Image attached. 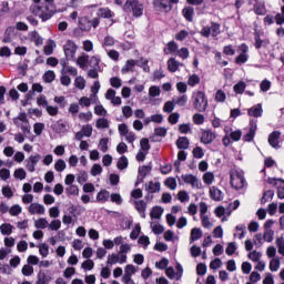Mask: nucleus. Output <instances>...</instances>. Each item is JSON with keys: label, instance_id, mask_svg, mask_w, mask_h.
I'll return each instance as SVG.
<instances>
[{"label": "nucleus", "instance_id": "nucleus-1", "mask_svg": "<svg viewBox=\"0 0 284 284\" xmlns=\"http://www.w3.org/2000/svg\"><path fill=\"white\" fill-rule=\"evenodd\" d=\"M245 173L239 169H232L230 171V184L233 190H243L246 185Z\"/></svg>", "mask_w": 284, "mask_h": 284}, {"label": "nucleus", "instance_id": "nucleus-2", "mask_svg": "<svg viewBox=\"0 0 284 284\" xmlns=\"http://www.w3.org/2000/svg\"><path fill=\"white\" fill-rule=\"evenodd\" d=\"M192 103L197 112H206L209 105L207 95L203 91H195L192 94Z\"/></svg>", "mask_w": 284, "mask_h": 284}, {"label": "nucleus", "instance_id": "nucleus-3", "mask_svg": "<svg viewBox=\"0 0 284 284\" xmlns=\"http://www.w3.org/2000/svg\"><path fill=\"white\" fill-rule=\"evenodd\" d=\"M122 10L133 17H143V4L139 0H126Z\"/></svg>", "mask_w": 284, "mask_h": 284}, {"label": "nucleus", "instance_id": "nucleus-4", "mask_svg": "<svg viewBox=\"0 0 284 284\" xmlns=\"http://www.w3.org/2000/svg\"><path fill=\"white\" fill-rule=\"evenodd\" d=\"M99 23H101V19L99 18H93L90 20L88 17H81L78 20V26L82 32H90L92 28H99Z\"/></svg>", "mask_w": 284, "mask_h": 284}, {"label": "nucleus", "instance_id": "nucleus-5", "mask_svg": "<svg viewBox=\"0 0 284 284\" xmlns=\"http://www.w3.org/2000/svg\"><path fill=\"white\" fill-rule=\"evenodd\" d=\"M31 14H34L36 17H39L42 19V21H48L49 19H52V11L48 9V7H41L39 4H32L30 7Z\"/></svg>", "mask_w": 284, "mask_h": 284}, {"label": "nucleus", "instance_id": "nucleus-6", "mask_svg": "<svg viewBox=\"0 0 284 284\" xmlns=\"http://www.w3.org/2000/svg\"><path fill=\"white\" fill-rule=\"evenodd\" d=\"M14 125L20 128L24 134H30V121L28 120V115L26 113H20L17 118L13 119Z\"/></svg>", "mask_w": 284, "mask_h": 284}, {"label": "nucleus", "instance_id": "nucleus-7", "mask_svg": "<svg viewBox=\"0 0 284 284\" xmlns=\"http://www.w3.org/2000/svg\"><path fill=\"white\" fill-rule=\"evenodd\" d=\"M139 272V267L134 266L133 264H128L124 266V274L122 276V283L124 284H136L132 276Z\"/></svg>", "mask_w": 284, "mask_h": 284}, {"label": "nucleus", "instance_id": "nucleus-8", "mask_svg": "<svg viewBox=\"0 0 284 284\" xmlns=\"http://www.w3.org/2000/svg\"><path fill=\"white\" fill-rule=\"evenodd\" d=\"M116 263H119V265L128 263V255L120 253L109 254L106 257V265H116Z\"/></svg>", "mask_w": 284, "mask_h": 284}, {"label": "nucleus", "instance_id": "nucleus-9", "mask_svg": "<svg viewBox=\"0 0 284 284\" xmlns=\"http://www.w3.org/2000/svg\"><path fill=\"white\" fill-rule=\"evenodd\" d=\"M63 50L67 59H74V57L77 55V50H79V47L77 45V43H74V41L68 40L63 47Z\"/></svg>", "mask_w": 284, "mask_h": 284}, {"label": "nucleus", "instance_id": "nucleus-10", "mask_svg": "<svg viewBox=\"0 0 284 284\" xmlns=\"http://www.w3.org/2000/svg\"><path fill=\"white\" fill-rule=\"evenodd\" d=\"M28 212L33 216H43L45 214V206L39 202H33L28 206Z\"/></svg>", "mask_w": 284, "mask_h": 284}, {"label": "nucleus", "instance_id": "nucleus-11", "mask_svg": "<svg viewBox=\"0 0 284 284\" xmlns=\"http://www.w3.org/2000/svg\"><path fill=\"white\" fill-rule=\"evenodd\" d=\"M153 7L156 12H171L172 11V4L170 3V0H154Z\"/></svg>", "mask_w": 284, "mask_h": 284}, {"label": "nucleus", "instance_id": "nucleus-12", "mask_svg": "<svg viewBox=\"0 0 284 284\" xmlns=\"http://www.w3.org/2000/svg\"><path fill=\"white\" fill-rule=\"evenodd\" d=\"M267 183L270 185H276L277 199H284V180L283 179L268 178Z\"/></svg>", "mask_w": 284, "mask_h": 284}, {"label": "nucleus", "instance_id": "nucleus-13", "mask_svg": "<svg viewBox=\"0 0 284 284\" xmlns=\"http://www.w3.org/2000/svg\"><path fill=\"white\" fill-rule=\"evenodd\" d=\"M182 180L184 181V183H187V185H192L194 190H201V187H203V183H201V180L192 174L183 175Z\"/></svg>", "mask_w": 284, "mask_h": 284}, {"label": "nucleus", "instance_id": "nucleus-14", "mask_svg": "<svg viewBox=\"0 0 284 284\" xmlns=\"http://www.w3.org/2000/svg\"><path fill=\"white\" fill-rule=\"evenodd\" d=\"M41 161L40 154L30 155L28 160H26V168L28 172H36L37 164Z\"/></svg>", "mask_w": 284, "mask_h": 284}, {"label": "nucleus", "instance_id": "nucleus-15", "mask_svg": "<svg viewBox=\"0 0 284 284\" xmlns=\"http://www.w3.org/2000/svg\"><path fill=\"white\" fill-rule=\"evenodd\" d=\"M216 140V133L212 132V130H204L201 134V143L204 145H210V143H214Z\"/></svg>", "mask_w": 284, "mask_h": 284}, {"label": "nucleus", "instance_id": "nucleus-16", "mask_svg": "<svg viewBox=\"0 0 284 284\" xmlns=\"http://www.w3.org/2000/svg\"><path fill=\"white\" fill-rule=\"evenodd\" d=\"M214 214L217 219H222V221H227L229 216H232V210L225 209L220 205L214 209Z\"/></svg>", "mask_w": 284, "mask_h": 284}, {"label": "nucleus", "instance_id": "nucleus-17", "mask_svg": "<svg viewBox=\"0 0 284 284\" xmlns=\"http://www.w3.org/2000/svg\"><path fill=\"white\" fill-rule=\"evenodd\" d=\"M135 210L139 212L142 219H145V211L148 210V203L143 200L133 201Z\"/></svg>", "mask_w": 284, "mask_h": 284}, {"label": "nucleus", "instance_id": "nucleus-18", "mask_svg": "<svg viewBox=\"0 0 284 284\" xmlns=\"http://www.w3.org/2000/svg\"><path fill=\"white\" fill-rule=\"evenodd\" d=\"M169 72H179L180 68H183V63L174 58H170L166 62Z\"/></svg>", "mask_w": 284, "mask_h": 284}, {"label": "nucleus", "instance_id": "nucleus-19", "mask_svg": "<svg viewBox=\"0 0 284 284\" xmlns=\"http://www.w3.org/2000/svg\"><path fill=\"white\" fill-rule=\"evenodd\" d=\"M210 199H212V201H223V191H221L219 187L216 186H211L210 191Z\"/></svg>", "mask_w": 284, "mask_h": 284}, {"label": "nucleus", "instance_id": "nucleus-20", "mask_svg": "<svg viewBox=\"0 0 284 284\" xmlns=\"http://www.w3.org/2000/svg\"><path fill=\"white\" fill-rule=\"evenodd\" d=\"M225 134H229L232 141H241V136H243V132L241 130L233 131L230 126L224 128Z\"/></svg>", "mask_w": 284, "mask_h": 284}, {"label": "nucleus", "instance_id": "nucleus-21", "mask_svg": "<svg viewBox=\"0 0 284 284\" xmlns=\"http://www.w3.org/2000/svg\"><path fill=\"white\" fill-rule=\"evenodd\" d=\"M278 139H281V132L274 131L268 135V143L272 148L278 149L281 145L278 144Z\"/></svg>", "mask_w": 284, "mask_h": 284}, {"label": "nucleus", "instance_id": "nucleus-22", "mask_svg": "<svg viewBox=\"0 0 284 284\" xmlns=\"http://www.w3.org/2000/svg\"><path fill=\"white\" fill-rule=\"evenodd\" d=\"M256 122H251L250 123V129L248 132L244 135V141L251 142L254 141V136H256Z\"/></svg>", "mask_w": 284, "mask_h": 284}, {"label": "nucleus", "instance_id": "nucleus-23", "mask_svg": "<svg viewBox=\"0 0 284 284\" xmlns=\"http://www.w3.org/2000/svg\"><path fill=\"white\" fill-rule=\"evenodd\" d=\"M203 237V230L201 227H193L190 233V242L194 243V241H199Z\"/></svg>", "mask_w": 284, "mask_h": 284}, {"label": "nucleus", "instance_id": "nucleus-24", "mask_svg": "<svg viewBox=\"0 0 284 284\" xmlns=\"http://www.w3.org/2000/svg\"><path fill=\"white\" fill-rule=\"evenodd\" d=\"M146 192L154 194L156 192H161V182H149L145 184Z\"/></svg>", "mask_w": 284, "mask_h": 284}, {"label": "nucleus", "instance_id": "nucleus-25", "mask_svg": "<svg viewBox=\"0 0 284 284\" xmlns=\"http://www.w3.org/2000/svg\"><path fill=\"white\" fill-rule=\"evenodd\" d=\"M200 221L202 223V227L205 230H212V227H214V221H212L210 215H201Z\"/></svg>", "mask_w": 284, "mask_h": 284}, {"label": "nucleus", "instance_id": "nucleus-26", "mask_svg": "<svg viewBox=\"0 0 284 284\" xmlns=\"http://www.w3.org/2000/svg\"><path fill=\"white\" fill-rule=\"evenodd\" d=\"M136 63H139V60H128L124 67L121 69L122 74H128V72H132Z\"/></svg>", "mask_w": 284, "mask_h": 284}, {"label": "nucleus", "instance_id": "nucleus-27", "mask_svg": "<svg viewBox=\"0 0 284 284\" xmlns=\"http://www.w3.org/2000/svg\"><path fill=\"white\" fill-rule=\"evenodd\" d=\"M13 230H14V226L10 223H2L0 225V233L2 234V236H10Z\"/></svg>", "mask_w": 284, "mask_h": 284}, {"label": "nucleus", "instance_id": "nucleus-28", "mask_svg": "<svg viewBox=\"0 0 284 284\" xmlns=\"http://www.w3.org/2000/svg\"><path fill=\"white\" fill-rule=\"evenodd\" d=\"M33 225L37 230H45L47 227H49L50 222H48V219L45 217H39L33 222Z\"/></svg>", "mask_w": 284, "mask_h": 284}, {"label": "nucleus", "instance_id": "nucleus-29", "mask_svg": "<svg viewBox=\"0 0 284 284\" xmlns=\"http://www.w3.org/2000/svg\"><path fill=\"white\" fill-rule=\"evenodd\" d=\"M179 51V44L174 41H171L164 48V54H176Z\"/></svg>", "mask_w": 284, "mask_h": 284}, {"label": "nucleus", "instance_id": "nucleus-30", "mask_svg": "<svg viewBox=\"0 0 284 284\" xmlns=\"http://www.w3.org/2000/svg\"><path fill=\"white\" fill-rule=\"evenodd\" d=\"M52 281V277L48 275L45 272L40 271L38 273L37 284H49Z\"/></svg>", "mask_w": 284, "mask_h": 284}, {"label": "nucleus", "instance_id": "nucleus-31", "mask_svg": "<svg viewBox=\"0 0 284 284\" xmlns=\"http://www.w3.org/2000/svg\"><path fill=\"white\" fill-rule=\"evenodd\" d=\"M97 14L102 19H112V17H114V12H112V10H110L109 8H100Z\"/></svg>", "mask_w": 284, "mask_h": 284}, {"label": "nucleus", "instance_id": "nucleus-32", "mask_svg": "<svg viewBox=\"0 0 284 284\" xmlns=\"http://www.w3.org/2000/svg\"><path fill=\"white\" fill-rule=\"evenodd\" d=\"M268 270L271 272H278L281 270V257H273L268 263Z\"/></svg>", "mask_w": 284, "mask_h": 284}, {"label": "nucleus", "instance_id": "nucleus-33", "mask_svg": "<svg viewBox=\"0 0 284 284\" xmlns=\"http://www.w3.org/2000/svg\"><path fill=\"white\" fill-rule=\"evenodd\" d=\"M214 101L216 103H225L227 101V94L222 89H219L214 94Z\"/></svg>", "mask_w": 284, "mask_h": 284}, {"label": "nucleus", "instance_id": "nucleus-34", "mask_svg": "<svg viewBox=\"0 0 284 284\" xmlns=\"http://www.w3.org/2000/svg\"><path fill=\"white\" fill-rule=\"evenodd\" d=\"M183 17L186 19V21H194V8L186 7L182 10Z\"/></svg>", "mask_w": 284, "mask_h": 284}, {"label": "nucleus", "instance_id": "nucleus-35", "mask_svg": "<svg viewBox=\"0 0 284 284\" xmlns=\"http://www.w3.org/2000/svg\"><path fill=\"white\" fill-rule=\"evenodd\" d=\"M247 258L253 263H257L261 261V258H263V253L261 251H251L247 254Z\"/></svg>", "mask_w": 284, "mask_h": 284}, {"label": "nucleus", "instance_id": "nucleus-36", "mask_svg": "<svg viewBox=\"0 0 284 284\" xmlns=\"http://www.w3.org/2000/svg\"><path fill=\"white\" fill-rule=\"evenodd\" d=\"M54 48H57V42H54V40H48L47 44L44 45V54L50 57V54L54 52Z\"/></svg>", "mask_w": 284, "mask_h": 284}, {"label": "nucleus", "instance_id": "nucleus-37", "mask_svg": "<svg viewBox=\"0 0 284 284\" xmlns=\"http://www.w3.org/2000/svg\"><path fill=\"white\" fill-rule=\"evenodd\" d=\"M78 119L82 123H89V121H92V119H93L92 111L80 112L78 115Z\"/></svg>", "mask_w": 284, "mask_h": 284}, {"label": "nucleus", "instance_id": "nucleus-38", "mask_svg": "<svg viewBox=\"0 0 284 284\" xmlns=\"http://www.w3.org/2000/svg\"><path fill=\"white\" fill-rule=\"evenodd\" d=\"M176 146L179 150H187V148H190V140H187L185 136L179 138L176 141Z\"/></svg>", "mask_w": 284, "mask_h": 284}, {"label": "nucleus", "instance_id": "nucleus-39", "mask_svg": "<svg viewBox=\"0 0 284 284\" xmlns=\"http://www.w3.org/2000/svg\"><path fill=\"white\" fill-rule=\"evenodd\" d=\"M150 216H151V219H155V220L161 219V217L163 216V207H161V206H154V207L151 210Z\"/></svg>", "mask_w": 284, "mask_h": 284}, {"label": "nucleus", "instance_id": "nucleus-40", "mask_svg": "<svg viewBox=\"0 0 284 284\" xmlns=\"http://www.w3.org/2000/svg\"><path fill=\"white\" fill-rule=\"evenodd\" d=\"M128 165H130V161L125 155H122L121 158H119L116 163L118 170H126Z\"/></svg>", "mask_w": 284, "mask_h": 284}, {"label": "nucleus", "instance_id": "nucleus-41", "mask_svg": "<svg viewBox=\"0 0 284 284\" xmlns=\"http://www.w3.org/2000/svg\"><path fill=\"white\" fill-rule=\"evenodd\" d=\"M95 128H98V130H105L110 128V121H108L105 118H100L95 122Z\"/></svg>", "mask_w": 284, "mask_h": 284}, {"label": "nucleus", "instance_id": "nucleus-42", "mask_svg": "<svg viewBox=\"0 0 284 284\" xmlns=\"http://www.w3.org/2000/svg\"><path fill=\"white\" fill-rule=\"evenodd\" d=\"M248 114L250 116H261V114H263V106H261V104H256L255 106L251 108L248 110Z\"/></svg>", "mask_w": 284, "mask_h": 284}, {"label": "nucleus", "instance_id": "nucleus-43", "mask_svg": "<svg viewBox=\"0 0 284 284\" xmlns=\"http://www.w3.org/2000/svg\"><path fill=\"white\" fill-rule=\"evenodd\" d=\"M150 172H152V166L150 165H143L139 168V176L141 178V181H143V179H145V176H148V174H150Z\"/></svg>", "mask_w": 284, "mask_h": 284}, {"label": "nucleus", "instance_id": "nucleus-44", "mask_svg": "<svg viewBox=\"0 0 284 284\" xmlns=\"http://www.w3.org/2000/svg\"><path fill=\"white\" fill-rule=\"evenodd\" d=\"M245 88H247V84H245L244 81H240L234 84L233 91L235 92V94H243V92H245Z\"/></svg>", "mask_w": 284, "mask_h": 284}, {"label": "nucleus", "instance_id": "nucleus-45", "mask_svg": "<svg viewBox=\"0 0 284 284\" xmlns=\"http://www.w3.org/2000/svg\"><path fill=\"white\" fill-rule=\"evenodd\" d=\"M88 61H90V55H81L77 59L75 63L81 68L82 70L85 69V65H88Z\"/></svg>", "mask_w": 284, "mask_h": 284}, {"label": "nucleus", "instance_id": "nucleus-46", "mask_svg": "<svg viewBox=\"0 0 284 284\" xmlns=\"http://www.w3.org/2000/svg\"><path fill=\"white\" fill-rule=\"evenodd\" d=\"M38 247H39L40 256H42V258H48V255L50 254V246L43 243V244H40Z\"/></svg>", "mask_w": 284, "mask_h": 284}, {"label": "nucleus", "instance_id": "nucleus-47", "mask_svg": "<svg viewBox=\"0 0 284 284\" xmlns=\"http://www.w3.org/2000/svg\"><path fill=\"white\" fill-rule=\"evenodd\" d=\"M110 199V193L106 190H102L97 195V201L99 203H105Z\"/></svg>", "mask_w": 284, "mask_h": 284}, {"label": "nucleus", "instance_id": "nucleus-48", "mask_svg": "<svg viewBox=\"0 0 284 284\" xmlns=\"http://www.w3.org/2000/svg\"><path fill=\"white\" fill-rule=\"evenodd\" d=\"M89 65L93 69L101 68V57L92 55L89 60Z\"/></svg>", "mask_w": 284, "mask_h": 284}, {"label": "nucleus", "instance_id": "nucleus-49", "mask_svg": "<svg viewBox=\"0 0 284 284\" xmlns=\"http://www.w3.org/2000/svg\"><path fill=\"white\" fill-rule=\"evenodd\" d=\"M14 179H18L19 181L26 180V176H28V173L23 168H19L13 172Z\"/></svg>", "mask_w": 284, "mask_h": 284}, {"label": "nucleus", "instance_id": "nucleus-50", "mask_svg": "<svg viewBox=\"0 0 284 284\" xmlns=\"http://www.w3.org/2000/svg\"><path fill=\"white\" fill-rule=\"evenodd\" d=\"M275 245L277 247V252L281 256H284V237L280 236L275 240Z\"/></svg>", "mask_w": 284, "mask_h": 284}, {"label": "nucleus", "instance_id": "nucleus-51", "mask_svg": "<svg viewBox=\"0 0 284 284\" xmlns=\"http://www.w3.org/2000/svg\"><path fill=\"white\" fill-rule=\"evenodd\" d=\"M163 237H164V241H168V242H171V243H174V241H179V236H176L174 234V232L171 231V230H168L166 232H164Z\"/></svg>", "mask_w": 284, "mask_h": 284}, {"label": "nucleus", "instance_id": "nucleus-52", "mask_svg": "<svg viewBox=\"0 0 284 284\" xmlns=\"http://www.w3.org/2000/svg\"><path fill=\"white\" fill-rule=\"evenodd\" d=\"M199 83H201V78H199L197 74L189 75L187 85H190V88H194V85H199Z\"/></svg>", "mask_w": 284, "mask_h": 284}, {"label": "nucleus", "instance_id": "nucleus-53", "mask_svg": "<svg viewBox=\"0 0 284 284\" xmlns=\"http://www.w3.org/2000/svg\"><path fill=\"white\" fill-rule=\"evenodd\" d=\"M65 168H68L65 160L59 159L58 161H55V163H54L55 172H63V170H65Z\"/></svg>", "mask_w": 284, "mask_h": 284}, {"label": "nucleus", "instance_id": "nucleus-54", "mask_svg": "<svg viewBox=\"0 0 284 284\" xmlns=\"http://www.w3.org/2000/svg\"><path fill=\"white\" fill-rule=\"evenodd\" d=\"M30 37H31V41H33L36 45H43V39L37 31L31 32Z\"/></svg>", "mask_w": 284, "mask_h": 284}, {"label": "nucleus", "instance_id": "nucleus-55", "mask_svg": "<svg viewBox=\"0 0 284 284\" xmlns=\"http://www.w3.org/2000/svg\"><path fill=\"white\" fill-rule=\"evenodd\" d=\"M21 274L23 276H32V274H34V267L30 264H26L22 266Z\"/></svg>", "mask_w": 284, "mask_h": 284}, {"label": "nucleus", "instance_id": "nucleus-56", "mask_svg": "<svg viewBox=\"0 0 284 284\" xmlns=\"http://www.w3.org/2000/svg\"><path fill=\"white\" fill-rule=\"evenodd\" d=\"M55 79L57 74L52 70H49L43 74V81H45V83H52Z\"/></svg>", "mask_w": 284, "mask_h": 284}, {"label": "nucleus", "instance_id": "nucleus-57", "mask_svg": "<svg viewBox=\"0 0 284 284\" xmlns=\"http://www.w3.org/2000/svg\"><path fill=\"white\" fill-rule=\"evenodd\" d=\"M175 105H179L180 108H185L187 105V95L183 94L176 99L173 100Z\"/></svg>", "mask_w": 284, "mask_h": 284}, {"label": "nucleus", "instance_id": "nucleus-58", "mask_svg": "<svg viewBox=\"0 0 284 284\" xmlns=\"http://www.w3.org/2000/svg\"><path fill=\"white\" fill-rule=\"evenodd\" d=\"M139 199H143V190L135 189L131 191V201L134 203V201H138Z\"/></svg>", "mask_w": 284, "mask_h": 284}, {"label": "nucleus", "instance_id": "nucleus-59", "mask_svg": "<svg viewBox=\"0 0 284 284\" xmlns=\"http://www.w3.org/2000/svg\"><path fill=\"white\" fill-rule=\"evenodd\" d=\"M49 230L51 232H59V230H61V220H52L49 223Z\"/></svg>", "mask_w": 284, "mask_h": 284}, {"label": "nucleus", "instance_id": "nucleus-60", "mask_svg": "<svg viewBox=\"0 0 284 284\" xmlns=\"http://www.w3.org/2000/svg\"><path fill=\"white\" fill-rule=\"evenodd\" d=\"M108 143H110V139L102 138L98 144L99 150H101V152H108L109 150Z\"/></svg>", "mask_w": 284, "mask_h": 284}, {"label": "nucleus", "instance_id": "nucleus-61", "mask_svg": "<svg viewBox=\"0 0 284 284\" xmlns=\"http://www.w3.org/2000/svg\"><path fill=\"white\" fill-rule=\"evenodd\" d=\"M203 182L205 185H212L214 183V173L213 172H206L203 174Z\"/></svg>", "mask_w": 284, "mask_h": 284}, {"label": "nucleus", "instance_id": "nucleus-62", "mask_svg": "<svg viewBox=\"0 0 284 284\" xmlns=\"http://www.w3.org/2000/svg\"><path fill=\"white\" fill-rule=\"evenodd\" d=\"M21 212H23V209L19 204H16L9 209V214L11 216H19V214H21Z\"/></svg>", "mask_w": 284, "mask_h": 284}, {"label": "nucleus", "instance_id": "nucleus-63", "mask_svg": "<svg viewBox=\"0 0 284 284\" xmlns=\"http://www.w3.org/2000/svg\"><path fill=\"white\" fill-rule=\"evenodd\" d=\"M151 230L153 233L155 234H163V232H165V227L159 223H151Z\"/></svg>", "mask_w": 284, "mask_h": 284}, {"label": "nucleus", "instance_id": "nucleus-64", "mask_svg": "<svg viewBox=\"0 0 284 284\" xmlns=\"http://www.w3.org/2000/svg\"><path fill=\"white\" fill-rule=\"evenodd\" d=\"M149 97H161V88L156 85H152L149 89Z\"/></svg>", "mask_w": 284, "mask_h": 284}]
</instances>
